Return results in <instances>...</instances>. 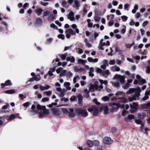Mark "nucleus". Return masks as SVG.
Wrapping results in <instances>:
<instances>
[{
	"instance_id": "obj_12",
	"label": "nucleus",
	"mask_w": 150,
	"mask_h": 150,
	"mask_svg": "<svg viewBox=\"0 0 150 150\" xmlns=\"http://www.w3.org/2000/svg\"><path fill=\"white\" fill-rule=\"evenodd\" d=\"M74 13L73 11H71L67 16V18L71 21H74Z\"/></svg>"
},
{
	"instance_id": "obj_41",
	"label": "nucleus",
	"mask_w": 150,
	"mask_h": 150,
	"mask_svg": "<svg viewBox=\"0 0 150 150\" xmlns=\"http://www.w3.org/2000/svg\"><path fill=\"white\" fill-rule=\"evenodd\" d=\"M50 13V12L49 11H46L43 13L44 16H47Z\"/></svg>"
},
{
	"instance_id": "obj_8",
	"label": "nucleus",
	"mask_w": 150,
	"mask_h": 150,
	"mask_svg": "<svg viewBox=\"0 0 150 150\" xmlns=\"http://www.w3.org/2000/svg\"><path fill=\"white\" fill-rule=\"evenodd\" d=\"M135 91L141 92V90L139 87H138L136 88H130L126 93L127 94H130Z\"/></svg>"
},
{
	"instance_id": "obj_43",
	"label": "nucleus",
	"mask_w": 150,
	"mask_h": 150,
	"mask_svg": "<svg viewBox=\"0 0 150 150\" xmlns=\"http://www.w3.org/2000/svg\"><path fill=\"white\" fill-rule=\"evenodd\" d=\"M103 39H101L100 40V42L99 45H100L103 46L104 45H106V44L105 42H103Z\"/></svg>"
},
{
	"instance_id": "obj_51",
	"label": "nucleus",
	"mask_w": 150,
	"mask_h": 150,
	"mask_svg": "<svg viewBox=\"0 0 150 150\" xmlns=\"http://www.w3.org/2000/svg\"><path fill=\"white\" fill-rule=\"evenodd\" d=\"M140 92L137 91V92L135 93L134 97H135L136 98H138L140 95L139 93Z\"/></svg>"
},
{
	"instance_id": "obj_57",
	"label": "nucleus",
	"mask_w": 150,
	"mask_h": 150,
	"mask_svg": "<svg viewBox=\"0 0 150 150\" xmlns=\"http://www.w3.org/2000/svg\"><path fill=\"white\" fill-rule=\"evenodd\" d=\"M49 100V99L48 98L45 97L43 98L42 100V102H45L48 101Z\"/></svg>"
},
{
	"instance_id": "obj_10",
	"label": "nucleus",
	"mask_w": 150,
	"mask_h": 150,
	"mask_svg": "<svg viewBox=\"0 0 150 150\" xmlns=\"http://www.w3.org/2000/svg\"><path fill=\"white\" fill-rule=\"evenodd\" d=\"M52 114L54 115L59 116L61 114L60 111L57 108H52L51 109Z\"/></svg>"
},
{
	"instance_id": "obj_30",
	"label": "nucleus",
	"mask_w": 150,
	"mask_h": 150,
	"mask_svg": "<svg viewBox=\"0 0 150 150\" xmlns=\"http://www.w3.org/2000/svg\"><path fill=\"white\" fill-rule=\"evenodd\" d=\"M16 118V116L14 114H11L10 116L8 117V120H12Z\"/></svg>"
},
{
	"instance_id": "obj_50",
	"label": "nucleus",
	"mask_w": 150,
	"mask_h": 150,
	"mask_svg": "<svg viewBox=\"0 0 150 150\" xmlns=\"http://www.w3.org/2000/svg\"><path fill=\"white\" fill-rule=\"evenodd\" d=\"M120 101L123 103H125L127 102V99L125 98H120Z\"/></svg>"
},
{
	"instance_id": "obj_26",
	"label": "nucleus",
	"mask_w": 150,
	"mask_h": 150,
	"mask_svg": "<svg viewBox=\"0 0 150 150\" xmlns=\"http://www.w3.org/2000/svg\"><path fill=\"white\" fill-rule=\"evenodd\" d=\"M125 93L122 91H118L116 93L115 95L117 96H121L124 97L125 96Z\"/></svg>"
},
{
	"instance_id": "obj_31",
	"label": "nucleus",
	"mask_w": 150,
	"mask_h": 150,
	"mask_svg": "<svg viewBox=\"0 0 150 150\" xmlns=\"http://www.w3.org/2000/svg\"><path fill=\"white\" fill-rule=\"evenodd\" d=\"M71 27L72 28L75 29V30L76 33H79V30L78 29L76 28L77 25L75 24H73L71 25Z\"/></svg>"
},
{
	"instance_id": "obj_64",
	"label": "nucleus",
	"mask_w": 150,
	"mask_h": 150,
	"mask_svg": "<svg viewBox=\"0 0 150 150\" xmlns=\"http://www.w3.org/2000/svg\"><path fill=\"white\" fill-rule=\"evenodd\" d=\"M145 93L146 95H150V90H148L147 89V90L146 91Z\"/></svg>"
},
{
	"instance_id": "obj_9",
	"label": "nucleus",
	"mask_w": 150,
	"mask_h": 150,
	"mask_svg": "<svg viewBox=\"0 0 150 150\" xmlns=\"http://www.w3.org/2000/svg\"><path fill=\"white\" fill-rule=\"evenodd\" d=\"M137 106H138V105L135 103H133L132 104H131L130 105L131 108L130 111L131 113H133L136 111L137 108Z\"/></svg>"
},
{
	"instance_id": "obj_6",
	"label": "nucleus",
	"mask_w": 150,
	"mask_h": 150,
	"mask_svg": "<svg viewBox=\"0 0 150 150\" xmlns=\"http://www.w3.org/2000/svg\"><path fill=\"white\" fill-rule=\"evenodd\" d=\"M65 33H66V37L68 39L70 38L71 35H75L76 34V32L71 28L65 31Z\"/></svg>"
},
{
	"instance_id": "obj_14",
	"label": "nucleus",
	"mask_w": 150,
	"mask_h": 150,
	"mask_svg": "<svg viewBox=\"0 0 150 150\" xmlns=\"http://www.w3.org/2000/svg\"><path fill=\"white\" fill-rule=\"evenodd\" d=\"M76 97L78 100V103L79 105H82V101L83 98V97L81 94H79Z\"/></svg>"
},
{
	"instance_id": "obj_38",
	"label": "nucleus",
	"mask_w": 150,
	"mask_h": 150,
	"mask_svg": "<svg viewBox=\"0 0 150 150\" xmlns=\"http://www.w3.org/2000/svg\"><path fill=\"white\" fill-rule=\"evenodd\" d=\"M43 93L45 94H46V96H50L51 95V94L52 93V92L50 91H46L44 92Z\"/></svg>"
},
{
	"instance_id": "obj_33",
	"label": "nucleus",
	"mask_w": 150,
	"mask_h": 150,
	"mask_svg": "<svg viewBox=\"0 0 150 150\" xmlns=\"http://www.w3.org/2000/svg\"><path fill=\"white\" fill-rule=\"evenodd\" d=\"M93 146H98L100 145V142L97 140H95L93 141Z\"/></svg>"
},
{
	"instance_id": "obj_36",
	"label": "nucleus",
	"mask_w": 150,
	"mask_h": 150,
	"mask_svg": "<svg viewBox=\"0 0 150 150\" xmlns=\"http://www.w3.org/2000/svg\"><path fill=\"white\" fill-rule=\"evenodd\" d=\"M145 117V115L143 113H139L138 114V117L140 119H143Z\"/></svg>"
},
{
	"instance_id": "obj_23",
	"label": "nucleus",
	"mask_w": 150,
	"mask_h": 150,
	"mask_svg": "<svg viewBox=\"0 0 150 150\" xmlns=\"http://www.w3.org/2000/svg\"><path fill=\"white\" fill-rule=\"evenodd\" d=\"M90 89H95L96 90L98 91V86L96 85H91L89 87Z\"/></svg>"
},
{
	"instance_id": "obj_54",
	"label": "nucleus",
	"mask_w": 150,
	"mask_h": 150,
	"mask_svg": "<svg viewBox=\"0 0 150 150\" xmlns=\"http://www.w3.org/2000/svg\"><path fill=\"white\" fill-rule=\"evenodd\" d=\"M50 27L53 28L54 29H58L57 27L54 23H52L50 25Z\"/></svg>"
},
{
	"instance_id": "obj_2",
	"label": "nucleus",
	"mask_w": 150,
	"mask_h": 150,
	"mask_svg": "<svg viewBox=\"0 0 150 150\" xmlns=\"http://www.w3.org/2000/svg\"><path fill=\"white\" fill-rule=\"evenodd\" d=\"M99 108L97 106H94L88 108V112L93 115H97L99 113Z\"/></svg>"
},
{
	"instance_id": "obj_19",
	"label": "nucleus",
	"mask_w": 150,
	"mask_h": 150,
	"mask_svg": "<svg viewBox=\"0 0 150 150\" xmlns=\"http://www.w3.org/2000/svg\"><path fill=\"white\" fill-rule=\"evenodd\" d=\"M42 11L43 10L41 8H38L35 10V13L38 16L40 15Z\"/></svg>"
},
{
	"instance_id": "obj_20",
	"label": "nucleus",
	"mask_w": 150,
	"mask_h": 150,
	"mask_svg": "<svg viewBox=\"0 0 150 150\" xmlns=\"http://www.w3.org/2000/svg\"><path fill=\"white\" fill-rule=\"evenodd\" d=\"M70 83L69 82H65L64 83V86L67 89L70 90L71 89V88L70 87Z\"/></svg>"
},
{
	"instance_id": "obj_62",
	"label": "nucleus",
	"mask_w": 150,
	"mask_h": 150,
	"mask_svg": "<svg viewBox=\"0 0 150 150\" xmlns=\"http://www.w3.org/2000/svg\"><path fill=\"white\" fill-rule=\"evenodd\" d=\"M129 85L128 83H126L123 86V88L126 89L129 87Z\"/></svg>"
},
{
	"instance_id": "obj_32",
	"label": "nucleus",
	"mask_w": 150,
	"mask_h": 150,
	"mask_svg": "<svg viewBox=\"0 0 150 150\" xmlns=\"http://www.w3.org/2000/svg\"><path fill=\"white\" fill-rule=\"evenodd\" d=\"M55 16L51 14L48 17V19L50 21H52L54 19Z\"/></svg>"
},
{
	"instance_id": "obj_22",
	"label": "nucleus",
	"mask_w": 150,
	"mask_h": 150,
	"mask_svg": "<svg viewBox=\"0 0 150 150\" xmlns=\"http://www.w3.org/2000/svg\"><path fill=\"white\" fill-rule=\"evenodd\" d=\"M88 60L90 62H93L94 63L97 62L98 61V58H95L93 59L91 57H89L88 58Z\"/></svg>"
},
{
	"instance_id": "obj_21",
	"label": "nucleus",
	"mask_w": 150,
	"mask_h": 150,
	"mask_svg": "<svg viewBox=\"0 0 150 150\" xmlns=\"http://www.w3.org/2000/svg\"><path fill=\"white\" fill-rule=\"evenodd\" d=\"M74 3L75 4V7L76 9H78L80 5V3L79 1L77 0H74Z\"/></svg>"
},
{
	"instance_id": "obj_55",
	"label": "nucleus",
	"mask_w": 150,
	"mask_h": 150,
	"mask_svg": "<svg viewBox=\"0 0 150 150\" xmlns=\"http://www.w3.org/2000/svg\"><path fill=\"white\" fill-rule=\"evenodd\" d=\"M37 113L36 110H32L30 111V115H33L36 114Z\"/></svg>"
},
{
	"instance_id": "obj_42",
	"label": "nucleus",
	"mask_w": 150,
	"mask_h": 150,
	"mask_svg": "<svg viewBox=\"0 0 150 150\" xmlns=\"http://www.w3.org/2000/svg\"><path fill=\"white\" fill-rule=\"evenodd\" d=\"M66 70H63V69L59 74V76L61 77V76H65V73H66Z\"/></svg>"
},
{
	"instance_id": "obj_27",
	"label": "nucleus",
	"mask_w": 150,
	"mask_h": 150,
	"mask_svg": "<svg viewBox=\"0 0 150 150\" xmlns=\"http://www.w3.org/2000/svg\"><path fill=\"white\" fill-rule=\"evenodd\" d=\"M142 107L143 108L150 109V102L143 105H142Z\"/></svg>"
},
{
	"instance_id": "obj_15",
	"label": "nucleus",
	"mask_w": 150,
	"mask_h": 150,
	"mask_svg": "<svg viewBox=\"0 0 150 150\" xmlns=\"http://www.w3.org/2000/svg\"><path fill=\"white\" fill-rule=\"evenodd\" d=\"M69 116L71 117H74L75 116V114L74 112V110L73 108L69 109Z\"/></svg>"
},
{
	"instance_id": "obj_56",
	"label": "nucleus",
	"mask_w": 150,
	"mask_h": 150,
	"mask_svg": "<svg viewBox=\"0 0 150 150\" xmlns=\"http://www.w3.org/2000/svg\"><path fill=\"white\" fill-rule=\"evenodd\" d=\"M9 105V104L7 103H6V105H4L2 107V109L3 110H5L7 108L8 106Z\"/></svg>"
},
{
	"instance_id": "obj_47",
	"label": "nucleus",
	"mask_w": 150,
	"mask_h": 150,
	"mask_svg": "<svg viewBox=\"0 0 150 150\" xmlns=\"http://www.w3.org/2000/svg\"><path fill=\"white\" fill-rule=\"evenodd\" d=\"M72 74L69 71H67L65 74V76H67L69 77L72 76Z\"/></svg>"
},
{
	"instance_id": "obj_13",
	"label": "nucleus",
	"mask_w": 150,
	"mask_h": 150,
	"mask_svg": "<svg viewBox=\"0 0 150 150\" xmlns=\"http://www.w3.org/2000/svg\"><path fill=\"white\" fill-rule=\"evenodd\" d=\"M112 105H115L116 106L117 110L118 109L120 108H123L125 107V105L124 104H121L120 103H113L111 104Z\"/></svg>"
},
{
	"instance_id": "obj_1",
	"label": "nucleus",
	"mask_w": 150,
	"mask_h": 150,
	"mask_svg": "<svg viewBox=\"0 0 150 150\" xmlns=\"http://www.w3.org/2000/svg\"><path fill=\"white\" fill-rule=\"evenodd\" d=\"M37 108L38 110H42L39 112L40 117L47 115L49 113V111L48 110L46 109V107L45 106H41L40 105L38 104L37 106Z\"/></svg>"
},
{
	"instance_id": "obj_17",
	"label": "nucleus",
	"mask_w": 150,
	"mask_h": 150,
	"mask_svg": "<svg viewBox=\"0 0 150 150\" xmlns=\"http://www.w3.org/2000/svg\"><path fill=\"white\" fill-rule=\"evenodd\" d=\"M42 23V20L40 18L37 19L35 22V24L36 26H39L41 25Z\"/></svg>"
},
{
	"instance_id": "obj_60",
	"label": "nucleus",
	"mask_w": 150,
	"mask_h": 150,
	"mask_svg": "<svg viewBox=\"0 0 150 150\" xmlns=\"http://www.w3.org/2000/svg\"><path fill=\"white\" fill-rule=\"evenodd\" d=\"M109 25L110 26L112 25L114 23V21L112 20H110L108 22Z\"/></svg>"
},
{
	"instance_id": "obj_61",
	"label": "nucleus",
	"mask_w": 150,
	"mask_h": 150,
	"mask_svg": "<svg viewBox=\"0 0 150 150\" xmlns=\"http://www.w3.org/2000/svg\"><path fill=\"white\" fill-rule=\"evenodd\" d=\"M103 65H106V66H107H107L108 65V61L106 59L104 60L103 61Z\"/></svg>"
},
{
	"instance_id": "obj_49",
	"label": "nucleus",
	"mask_w": 150,
	"mask_h": 150,
	"mask_svg": "<svg viewBox=\"0 0 150 150\" xmlns=\"http://www.w3.org/2000/svg\"><path fill=\"white\" fill-rule=\"evenodd\" d=\"M18 96L22 100H23L24 99L26 98V96H24L23 94H19L18 95Z\"/></svg>"
},
{
	"instance_id": "obj_11",
	"label": "nucleus",
	"mask_w": 150,
	"mask_h": 150,
	"mask_svg": "<svg viewBox=\"0 0 150 150\" xmlns=\"http://www.w3.org/2000/svg\"><path fill=\"white\" fill-rule=\"evenodd\" d=\"M56 89L57 91L59 92H61V93L59 95V97H62L64 96L65 91V89H62L60 87H57Z\"/></svg>"
},
{
	"instance_id": "obj_48",
	"label": "nucleus",
	"mask_w": 150,
	"mask_h": 150,
	"mask_svg": "<svg viewBox=\"0 0 150 150\" xmlns=\"http://www.w3.org/2000/svg\"><path fill=\"white\" fill-rule=\"evenodd\" d=\"M57 37L61 39L62 40L64 39L65 38V36L64 35L60 34L58 35Z\"/></svg>"
},
{
	"instance_id": "obj_28",
	"label": "nucleus",
	"mask_w": 150,
	"mask_h": 150,
	"mask_svg": "<svg viewBox=\"0 0 150 150\" xmlns=\"http://www.w3.org/2000/svg\"><path fill=\"white\" fill-rule=\"evenodd\" d=\"M112 104H110V105L111 106V107L110 109V111L111 112H113L115 111H116L117 110V108H116L115 106V105H112Z\"/></svg>"
},
{
	"instance_id": "obj_18",
	"label": "nucleus",
	"mask_w": 150,
	"mask_h": 150,
	"mask_svg": "<svg viewBox=\"0 0 150 150\" xmlns=\"http://www.w3.org/2000/svg\"><path fill=\"white\" fill-rule=\"evenodd\" d=\"M134 116L132 115H129L127 116V117L125 119V120L127 122H130L132 120L134 119Z\"/></svg>"
},
{
	"instance_id": "obj_40",
	"label": "nucleus",
	"mask_w": 150,
	"mask_h": 150,
	"mask_svg": "<svg viewBox=\"0 0 150 150\" xmlns=\"http://www.w3.org/2000/svg\"><path fill=\"white\" fill-rule=\"evenodd\" d=\"M62 111L64 113L67 115H68V113H69V110H67L66 108H63L62 110Z\"/></svg>"
},
{
	"instance_id": "obj_35",
	"label": "nucleus",
	"mask_w": 150,
	"mask_h": 150,
	"mask_svg": "<svg viewBox=\"0 0 150 150\" xmlns=\"http://www.w3.org/2000/svg\"><path fill=\"white\" fill-rule=\"evenodd\" d=\"M15 92V91L14 90H10L4 91L5 93L8 94H12L14 93Z\"/></svg>"
},
{
	"instance_id": "obj_44",
	"label": "nucleus",
	"mask_w": 150,
	"mask_h": 150,
	"mask_svg": "<svg viewBox=\"0 0 150 150\" xmlns=\"http://www.w3.org/2000/svg\"><path fill=\"white\" fill-rule=\"evenodd\" d=\"M5 85L6 86H9L11 85L12 83L11 81L10 80H7L5 81Z\"/></svg>"
},
{
	"instance_id": "obj_7",
	"label": "nucleus",
	"mask_w": 150,
	"mask_h": 150,
	"mask_svg": "<svg viewBox=\"0 0 150 150\" xmlns=\"http://www.w3.org/2000/svg\"><path fill=\"white\" fill-rule=\"evenodd\" d=\"M113 79H119L120 82L121 83H124L125 82V76H121L119 74H116L113 77Z\"/></svg>"
},
{
	"instance_id": "obj_3",
	"label": "nucleus",
	"mask_w": 150,
	"mask_h": 150,
	"mask_svg": "<svg viewBox=\"0 0 150 150\" xmlns=\"http://www.w3.org/2000/svg\"><path fill=\"white\" fill-rule=\"evenodd\" d=\"M77 112L81 117H87L88 115V112L86 109L84 108L78 109L76 110Z\"/></svg>"
},
{
	"instance_id": "obj_45",
	"label": "nucleus",
	"mask_w": 150,
	"mask_h": 150,
	"mask_svg": "<svg viewBox=\"0 0 150 150\" xmlns=\"http://www.w3.org/2000/svg\"><path fill=\"white\" fill-rule=\"evenodd\" d=\"M67 56V53H66L64 54H62L61 55V57L62 59L64 60H65L66 57Z\"/></svg>"
},
{
	"instance_id": "obj_34",
	"label": "nucleus",
	"mask_w": 150,
	"mask_h": 150,
	"mask_svg": "<svg viewBox=\"0 0 150 150\" xmlns=\"http://www.w3.org/2000/svg\"><path fill=\"white\" fill-rule=\"evenodd\" d=\"M86 61L81 59H79L78 60V62L79 64H82L83 65H84L85 63H86Z\"/></svg>"
},
{
	"instance_id": "obj_53",
	"label": "nucleus",
	"mask_w": 150,
	"mask_h": 150,
	"mask_svg": "<svg viewBox=\"0 0 150 150\" xmlns=\"http://www.w3.org/2000/svg\"><path fill=\"white\" fill-rule=\"evenodd\" d=\"M102 99L104 101H106L109 100V98L108 96H105L102 98Z\"/></svg>"
},
{
	"instance_id": "obj_25",
	"label": "nucleus",
	"mask_w": 150,
	"mask_h": 150,
	"mask_svg": "<svg viewBox=\"0 0 150 150\" xmlns=\"http://www.w3.org/2000/svg\"><path fill=\"white\" fill-rule=\"evenodd\" d=\"M66 60L67 61H70L71 62H74L75 60L73 57H67Z\"/></svg>"
},
{
	"instance_id": "obj_39",
	"label": "nucleus",
	"mask_w": 150,
	"mask_h": 150,
	"mask_svg": "<svg viewBox=\"0 0 150 150\" xmlns=\"http://www.w3.org/2000/svg\"><path fill=\"white\" fill-rule=\"evenodd\" d=\"M34 80L36 81H39L41 79L40 76L39 74L37 75L35 77H34Z\"/></svg>"
},
{
	"instance_id": "obj_24",
	"label": "nucleus",
	"mask_w": 150,
	"mask_h": 150,
	"mask_svg": "<svg viewBox=\"0 0 150 150\" xmlns=\"http://www.w3.org/2000/svg\"><path fill=\"white\" fill-rule=\"evenodd\" d=\"M87 144L88 146L90 147H92L93 146V141L91 140H88L87 142Z\"/></svg>"
},
{
	"instance_id": "obj_63",
	"label": "nucleus",
	"mask_w": 150,
	"mask_h": 150,
	"mask_svg": "<svg viewBox=\"0 0 150 150\" xmlns=\"http://www.w3.org/2000/svg\"><path fill=\"white\" fill-rule=\"evenodd\" d=\"M30 103L28 102H26L23 104V105L24 107H27L29 106V105L30 104Z\"/></svg>"
},
{
	"instance_id": "obj_58",
	"label": "nucleus",
	"mask_w": 150,
	"mask_h": 150,
	"mask_svg": "<svg viewBox=\"0 0 150 150\" xmlns=\"http://www.w3.org/2000/svg\"><path fill=\"white\" fill-rule=\"evenodd\" d=\"M146 73L149 74L150 73V66H148L146 67Z\"/></svg>"
},
{
	"instance_id": "obj_37",
	"label": "nucleus",
	"mask_w": 150,
	"mask_h": 150,
	"mask_svg": "<svg viewBox=\"0 0 150 150\" xmlns=\"http://www.w3.org/2000/svg\"><path fill=\"white\" fill-rule=\"evenodd\" d=\"M80 79L79 77L77 76H75L73 79V81L74 83H76L77 82V80H79Z\"/></svg>"
},
{
	"instance_id": "obj_16",
	"label": "nucleus",
	"mask_w": 150,
	"mask_h": 150,
	"mask_svg": "<svg viewBox=\"0 0 150 150\" xmlns=\"http://www.w3.org/2000/svg\"><path fill=\"white\" fill-rule=\"evenodd\" d=\"M101 110H103L104 114L106 115L108 113V106H103L100 108V110L101 111Z\"/></svg>"
},
{
	"instance_id": "obj_52",
	"label": "nucleus",
	"mask_w": 150,
	"mask_h": 150,
	"mask_svg": "<svg viewBox=\"0 0 150 150\" xmlns=\"http://www.w3.org/2000/svg\"><path fill=\"white\" fill-rule=\"evenodd\" d=\"M136 98L134 96L132 97H130L128 98V100L129 102H132L133 100H136Z\"/></svg>"
},
{
	"instance_id": "obj_59",
	"label": "nucleus",
	"mask_w": 150,
	"mask_h": 150,
	"mask_svg": "<svg viewBox=\"0 0 150 150\" xmlns=\"http://www.w3.org/2000/svg\"><path fill=\"white\" fill-rule=\"evenodd\" d=\"M115 63V60L114 59L110 60L109 62V64L110 65H113Z\"/></svg>"
},
{
	"instance_id": "obj_46",
	"label": "nucleus",
	"mask_w": 150,
	"mask_h": 150,
	"mask_svg": "<svg viewBox=\"0 0 150 150\" xmlns=\"http://www.w3.org/2000/svg\"><path fill=\"white\" fill-rule=\"evenodd\" d=\"M63 70V68L61 67H60L59 68H58V69H57L56 70V72L57 74H59Z\"/></svg>"
},
{
	"instance_id": "obj_4",
	"label": "nucleus",
	"mask_w": 150,
	"mask_h": 150,
	"mask_svg": "<svg viewBox=\"0 0 150 150\" xmlns=\"http://www.w3.org/2000/svg\"><path fill=\"white\" fill-rule=\"evenodd\" d=\"M39 87L41 91H44L45 90H47L49 89L51 87L50 86L46 85L45 86H42L41 84L36 85L34 86L33 88L35 89H37Z\"/></svg>"
},
{
	"instance_id": "obj_5",
	"label": "nucleus",
	"mask_w": 150,
	"mask_h": 150,
	"mask_svg": "<svg viewBox=\"0 0 150 150\" xmlns=\"http://www.w3.org/2000/svg\"><path fill=\"white\" fill-rule=\"evenodd\" d=\"M113 141L111 139L108 137H105L103 139V143L106 145H110L113 143Z\"/></svg>"
},
{
	"instance_id": "obj_29",
	"label": "nucleus",
	"mask_w": 150,
	"mask_h": 150,
	"mask_svg": "<svg viewBox=\"0 0 150 150\" xmlns=\"http://www.w3.org/2000/svg\"><path fill=\"white\" fill-rule=\"evenodd\" d=\"M96 71L100 73L103 76H104V71L99 68H97L96 69Z\"/></svg>"
}]
</instances>
